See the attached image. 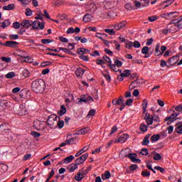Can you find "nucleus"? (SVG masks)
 I'll use <instances>...</instances> for the list:
<instances>
[{"label": "nucleus", "instance_id": "14", "mask_svg": "<svg viewBox=\"0 0 182 182\" xmlns=\"http://www.w3.org/2000/svg\"><path fill=\"white\" fill-rule=\"evenodd\" d=\"M127 139H129V134H123L115 141V143H124L127 141Z\"/></svg>", "mask_w": 182, "mask_h": 182}, {"label": "nucleus", "instance_id": "16", "mask_svg": "<svg viewBox=\"0 0 182 182\" xmlns=\"http://www.w3.org/2000/svg\"><path fill=\"white\" fill-rule=\"evenodd\" d=\"M178 56H173L168 60V63H169L170 66H173L177 63V61L178 60Z\"/></svg>", "mask_w": 182, "mask_h": 182}, {"label": "nucleus", "instance_id": "37", "mask_svg": "<svg viewBox=\"0 0 182 182\" xmlns=\"http://www.w3.org/2000/svg\"><path fill=\"white\" fill-rule=\"evenodd\" d=\"M58 49L59 50H63V52H64L65 53H67L68 55H72V51H70L69 49L66 48L60 47L58 48Z\"/></svg>", "mask_w": 182, "mask_h": 182}, {"label": "nucleus", "instance_id": "18", "mask_svg": "<svg viewBox=\"0 0 182 182\" xmlns=\"http://www.w3.org/2000/svg\"><path fill=\"white\" fill-rule=\"evenodd\" d=\"M151 136V134H148L145 136V137L144 138L143 141H142V146H147L149 144V143H150V140H149L150 139V136Z\"/></svg>", "mask_w": 182, "mask_h": 182}, {"label": "nucleus", "instance_id": "17", "mask_svg": "<svg viewBox=\"0 0 182 182\" xmlns=\"http://www.w3.org/2000/svg\"><path fill=\"white\" fill-rule=\"evenodd\" d=\"M85 69L82 68H78L75 71L77 77H82V76H83V75L85 74Z\"/></svg>", "mask_w": 182, "mask_h": 182}, {"label": "nucleus", "instance_id": "13", "mask_svg": "<svg viewBox=\"0 0 182 182\" xmlns=\"http://www.w3.org/2000/svg\"><path fill=\"white\" fill-rule=\"evenodd\" d=\"M145 120L146 122V124H148V126H150L151 124H153V115L149 114V113H146L145 114Z\"/></svg>", "mask_w": 182, "mask_h": 182}, {"label": "nucleus", "instance_id": "62", "mask_svg": "<svg viewBox=\"0 0 182 182\" xmlns=\"http://www.w3.org/2000/svg\"><path fill=\"white\" fill-rule=\"evenodd\" d=\"M125 106H132L133 105V100L129 99L127 100V102L124 103Z\"/></svg>", "mask_w": 182, "mask_h": 182}, {"label": "nucleus", "instance_id": "56", "mask_svg": "<svg viewBox=\"0 0 182 182\" xmlns=\"http://www.w3.org/2000/svg\"><path fill=\"white\" fill-rule=\"evenodd\" d=\"M13 28H14V29H19V28H21V23L18 21L13 23Z\"/></svg>", "mask_w": 182, "mask_h": 182}, {"label": "nucleus", "instance_id": "5", "mask_svg": "<svg viewBox=\"0 0 182 182\" xmlns=\"http://www.w3.org/2000/svg\"><path fill=\"white\" fill-rule=\"evenodd\" d=\"M104 5L107 9H112V8L117 6V0H105Z\"/></svg>", "mask_w": 182, "mask_h": 182}, {"label": "nucleus", "instance_id": "11", "mask_svg": "<svg viewBox=\"0 0 182 182\" xmlns=\"http://www.w3.org/2000/svg\"><path fill=\"white\" fill-rule=\"evenodd\" d=\"M27 113L28 111L26 110L25 106H23V105H20L18 109V116H25Z\"/></svg>", "mask_w": 182, "mask_h": 182}, {"label": "nucleus", "instance_id": "63", "mask_svg": "<svg viewBox=\"0 0 182 182\" xmlns=\"http://www.w3.org/2000/svg\"><path fill=\"white\" fill-rule=\"evenodd\" d=\"M176 112H182V103L174 107Z\"/></svg>", "mask_w": 182, "mask_h": 182}, {"label": "nucleus", "instance_id": "29", "mask_svg": "<svg viewBox=\"0 0 182 182\" xmlns=\"http://www.w3.org/2000/svg\"><path fill=\"white\" fill-rule=\"evenodd\" d=\"M63 4V1L62 0H54L52 2L53 6H60V5Z\"/></svg>", "mask_w": 182, "mask_h": 182}, {"label": "nucleus", "instance_id": "48", "mask_svg": "<svg viewBox=\"0 0 182 182\" xmlns=\"http://www.w3.org/2000/svg\"><path fill=\"white\" fill-rule=\"evenodd\" d=\"M141 154L142 156H148L149 155V150L146 148H143L141 150Z\"/></svg>", "mask_w": 182, "mask_h": 182}, {"label": "nucleus", "instance_id": "53", "mask_svg": "<svg viewBox=\"0 0 182 182\" xmlns=\"http://www.w3.org/2000/svg\"><path fill=\"white\" fill-rule=\"evenodd\" d=\"M154 160H156V161L161 160V155H160V154L159 153L154 154Z\"/></svg>", "mask_w": 182, "mask_h": 182}, {"label": "nucleus", "instance_id": "23", "mask_svg": "<svg viewBox=\"0 0 182 182\" xmlns=\"http://www.w3.org/2000/svg\"><path fill=\"white\" fill-rule=\"evenodd\" d=\"M77 166L78 165L76 163L70 164L68 166L70 173H73V171H75V170L77 168Z\"/></svg>", "mask_w": 182, "mask_h": 182}, {"label": "nucleus", "instance_id": "22", "mask_svg": "<svg viewBox=\"0 0 182 182\" xmlns=\"http://www.w3.org/2000/svg\"><path fill=\"white\" fill-rule=\"evenodd\" d=\"M66 113V107H65V105H61L60 109L58 111V116H63Z\"/></svg>", "mask_w": 182, "mask_h": 182}, {"label": "nucleus", "instance_id": "44", "mask_svg": "<svg viewBox=\"0 0 182 182\" xmlns=\"http://www.w3.org/2000/svg\"><path fill=\"white\" fill-rule=\"evenodd\" d=\"M52 40L48 38L41 40V43H43V45H48V43H52Z\"/></svg>", "mask_w": 182, "mask_h": 182}, {"label": "nucleus", "instance_id": "39", "mask_svg": "<svg viewBox=\"0 0 182 182\" xmlns=\"http://www.w3.org/2000/svg\"><path fill=\"white\" fill-rule=\"evenodd\" d=\"M177 31H178V30L177 29V26H176V24H173L169 28V32H171V33H176V32H177Z\"/></svg>", "mask_w": 182, "mask_h": 182}, {"label": "nucleus", "instance_id": "52", "mask_svg": "<svg viewBox=\"0 0 182 182\" xmlns=\"http://www.w3.org/2000/svg\"><path fill=\"white\" fill-rule=\"evenodd\" d=\"M176 133L178 134H182V124L178 125L176 129H175Z\"/></svg>", "mask_w": 182, "mask_h": 182}, {"label": "nucleus", "instance_id": "15", "mask_svg": "<svg viewBox=\"0 0 182 182\" xmlns=\"http://www.w3.org/2000/svg\"><path fill=\"white\" fill-rule=\"evenodd\" d=\"M21 26H23V28H26V29H28V28H31V26H32V21L23 20L21 23Z\"/></svg>", "mask_w": 182, "mask_h": 182}, {"label": "nucleus", "instance_id": "45", "mask_svg": "<svg viewBox=\"0 0 182 182\" xmlns=\"http://www.w3.org/2000/svg\"><path fill=\"white\" fill-rule=\"evenodd\" d=\"M141 53L143 55H148L149 54V48L147 46H144L141 49Z\"/></svg>", "mask_w": 182, "mask_h": 182}, {"label": "nucleus", "instance_id": "40", "mask_svg": "<svg viewBox=\"0 0 182 182\" xmlns=\"http://www.w3.org/2000/svg\"><path fill=\"white\" fill-rule=\"evenodd\" d=\"M0 130L2 132H6V130H9V128H8V124H2L0 126Z\"/></svg>", "mask_w": 182, "mask_h": 182}, {"label": "nucleus", "instance_id": "32", "mask_svg": "<svg viewBox=\"0 0 182 182\" xmlns=\"http://www.w3.org/2000/svg\"><path fill=\"white\" fill-rule=\"evenodd\" d=\"M158 140H160V134H154L151 136V141L153 142L158 141Z\"/></svg>", "mask_w": 182, "mask_h": 182}, {"label": "nucleus", "instance_id": "33", "mask_svg": "<svg viewBox=\"0 0 182 182\" xmlns=\"http://www.w3.org/2000/svg\"><path fill=\"white\" fill-rule=\"evenodd\" d=\"M9 25H11V21H9V19L5 20L1 23V28H3V29H5V28L9 26Z\"/></svg>", "mask_w": 182, "mask_h": 182}, {"label": "nucleus", "instance_id": "41", "mask_svg": "<svg viewBox=\"0 0 182 182\" xmlns=\"http://www.w3.org/2000/svg\"><path fill=\"white\" fill-rule=\"evenodd\" d=\"M22 61L27 62V63H32V62H33V59L31 57H23Z\"/></svg>", "mask_w": 182, "mask_h": 182}, {"label": "nucleus", "instance_id": "51", "mask_svg": "<svg viewBox=\"0 0 182 182\" xmlns=\"http://www.w3.org/2000/svg\"><path fill=\"white\" fill-rule=\"evenodd\" d=\"M150 4V0H144V2L141 3L142 8H146V6H149Z\"/></svg>", "mask_w": 182, "mask_h": 182}, {"label": "nucleus", "instance_id": "7", "mask_svg": "<svg viewBox=\"0 0 182 182\" xmlns=\"http://www.w3.org/2000/svg\"><path fill=\"white\" fill-rule=\"evenodd\" d=\"M58 120V116L55 115V114H51L48 120H47V123L50 126V127H51V129H53V126H55V122Z\"/></svg>", "mask_w": 182, "mask_h": 182}, {"label": "nucleus", "instance_id": "1", "mask_svg": "<svg viewBox=\"0 0 182 182\" xmlns=\"http://www.w3.org/2000/svg\"><path fill=\"white\" fill-rule=\"evenodd\" d=\"M45 87V81L42 79L36 80L31 83V89L35 93H43Z\"/></svg>", "mask_w": 182, "mask_h": 182}, {"label": "nucleus", "instance_id": "42", "mask_svg": "<svg viewBox=\"0 0 182 182\" xmlns=\"http://www.w3.org/2000/svg\"><path fill=\"white\" fill-rule=\"evenodd\" d=\"M15 76H16V74H15L14 72L8 73L6 75V79H12V77H15Z\"/></svg>", "mask_w": 182, "mask_h": 182}, {"label": "nucleus", "instance_id": "38", "mask_svg": "<svg viewBox=\"0 0 182 182\" xmlns=\"http://www.w3.org/2000/svg\"><path fill=\"white\" fill-rule=\"evenodd\" d=\"M148 105H149V102L147 101V100H144L142 102V109L144 112H146Z\"/></svg>", "mask_w": 182, "mask_h": 182}, {"label": "nucleus", "instance_id": "43", "mask_svg": "<svg viewBox=\"0 0 182 182\" xmlns=\"http://www.w3.org/2000/svg\"><path fill=\"white\" fill-rule=\"evenodd\" d=\"M53 176H55V170L52 169L51 171L50 172L49 177L47 178V179L46 180V182H49V180H50V178H52Z\"/></svg>", "mask_w": 182, "mask_h": 182}, {"label": "nucleus", "instance_id": "55", "mask_svg": "<svg viewBox=\"0 0 182 182\" xmlns=\"http://www.w3.org/2000/svg\"><path fill=\"white\" fill-rule=\"evenodd\" d=\"M141 176L143 177H150V171H143L141 172Z\"/></svg>", "mask_w": 182, "mask_h": 182}, {"label": "nucleus", "instance_id": "54", "mask_svg": "<svg viewBox=\"0 0 182 182\" xmlns=\"http://www.w3.org/2000/svg\"><path fill=\"white\" fill-rule=\"evenodd\" d=\"M125 48H127V49H132V48H133V42L129 41L128 43H126Z\"/></svg>", "mask_w": 182, "mask_h": 182}, {"label": "nucleus", "instance_id": "59", "mask_svg": "<svg viewBox=\"0 0 182 182\" xmlns=\"http://www.w3.org/2000/svg\"><path fill=\"white\" fill-rule=\"evenodd\" d=\"M57 126H58V129H63L65 126V122L64 121H59L57 124Z\"/></svg>", "mask_w": 182, "mask_h": 182}, {"label": "nucleus", "instance_id": "58", "mask_svg": "<svg viewBox=\"0 0 182 182\" xmlns=\"http://www.w3.org/2000/svg\"><path fill=\"white\" fill-rule=\"evenodd\" d=\"M174 2V0H166L164 1V4H167V5L165 6V8H167L168 6H170L171 4Z\"/></svg>", "mask_w": 182, "mask_h": 182}, {"label": "nucleus", "instance_id": "36", "mask_svg": "<svg viewBox=\"0 0 182 182\" xmlns=\"http://www.w3.org/2000/svg\"><path fill=\"white\" fill-rule=\"evenodd\" d=\"M104 31L106 32V33H108V35H116V31H114L113 29L105 28Z\"/></svg>", "mask_w": 182, "mask_h": 182}, {"label": "nucleus", "instance_id": "10", "mask_svg": "<svg viewBox=\"0 0 182 182\" xmlns=\"http://www.w3.org/2000/svg\"><path fill=\"white\" fill-rule=\"evenodd\" d=\"M141 83H143V80L141 79H137L135 81L132 82L131 85H129V90H133L134 87H139Z\"/></svg>", "mask_w": 182, "mask_h": 182}, {"label": "nucleus", "instance_id": "24", "mask_svg": "<svg viewBox=\"0 0 182 182\" xmlns=\"http://www.w3.org/2000/svg\"><path fill=\"white\" fill-rule=\"evenodd\" d=\"M115 105H118V106L124 105V100H123V96H120L118 99H117Z\"/></svg>", "mask_w": 182, "mask_h": 182}, {"label": "nucleus", "instance_id": "21", "mask_svg": "<svg viewBox=\"0 0 182 182\" xmlns=\"http://www.w3.org/2000/svg\"><path fill=\"white\" fill-rule=\"evenodd\" d=\"M124 157H128V159H130V160L134 162V160L137 158V154H125Z\"/></svg>", "mask_w": 182, "mask_h": 182}, {"label": "nucleus", "instance_id": "31", "mask_svg": "<svg viewBox=\"0 0 182 182\" xmlns=\"http://www.w3.org/2000/svg\"><path fill=\"white\" fill-rule=\"evenodd\" d=\"M74 159H75V156H73V155H70L66 157L65 159H64V163L65 164H69V163H70Z\"/></svg>", "mask_w": 182, "mask_h": 182}, {"label": "nucleus", "instance_id": "60", "mask_svg": "<svg viewBox=\"0 0 182 182\" xmlns=\"http://www.w3.org/2000/svg\"><path fill=\"white\" fill-rule=\"evenodd\" d=\"M154 170H158L161 173H164L166 171V169L164 168H161V166H155Z\"/></svg>", "mask_w": 182, "mask_h": 182}, {"label": "nucleus", "instance_id": "4", "mask_svg": "<svg viewBox=\"0 0 182 182\" xmlns=\"http://www.w3.org/2000/svg\"><path fill=\"white\" fill-rule=\"evenodd\" d=\"M122 65L123 63L119 60H114V64H109L110 70H114V72H117V68H122Z\"/></svg>", "mask_w": 182, "mask_h": 182}, {"label": "nucleus", "instance_id": "46", "mask_svg": "<svg viewBox=\"0 0 182 182\" xmlns=\"http://www.w3.org/2000/svg\"><path fill=\"white\" fill-rule=\"evenodd\" d=\"M125 9H127L128 11H133L134 9V6L132 5V4H125Z\"/></svg>", "mask_w": 182, "mask_h": 182}, {"label": "nucleus", "instance_id": "61", "mask_svg": "<svg viewBox=\"0 0 182 182\" xmlns=\"http://www.w3.org/2000/svg\"><path fill=\"white\" fill-rule=\"evenodd\" d=\"M166 129L168 130V134H171V133H173V132L174 130V127L171 125V126L168 127Z\"/></svg>", "mask_w": 182, "mask_h": 182}, {"label": "nucleus", "instance_id": "19", "mask_svg": "<svg viewBox=\"0 0 182 182\" xmlns=\"http://www.w3.org/2000/svg\"><path fill=\"white\" fill-rule=\"evenodd\" d=\"M3 9L4 11H14V9H15V4H11L7 6H4Z\"/></svg>", "mask_w": 182, "mask_h": 182}, {"label": "nucleus", "instance_id": "27", "mask_svg": "<svg viewBox=\"0 0 182 182\" xmlns=\"http://www.w3.org/2000/svg\"><path fill=\"white\" fill-rule=\"evenodd\" d=\"M90 130V129L89 127L81 129L80 131H78L77 134H87Z\"/></svg>", "mask_w": 182, "mask_h": 182}, {"label": "nucleus", "instance_id": "30", "mask_svg": "<svg viewBox=\"0 0 182 182\" xmlns=\"http://www.w3.org/2000/svg\"><path fill=\"white\" fill-rule=\"evenodd\" d=\"M112 177V175L110 174V171H106L105 173V175H102V178L103 180H107Z\"/></svg>", "mask_w": 182, "mask_h": 182}, {"label": "nucleus", "instance_id": "50", "mask_svg": "<svg viewBox=\"0 0 182 182\" xmlns=\"http://www.w3.org/2000/svg\"><path fill=\"white\" fill-rule=\"evenodd\" d=\"M139 129L141 132H147V125L146 124H141Z\"/></svg>", "mask_w": 182, "mask_h": 182}, {"label": "nucleus", "instance_id": "2", "mask_svg": "<svg viewBox=\"0 0 182 182\" xmlns=\"http://www.w3.org/2000/svg\"><path fill=\"white\" fill-rule=\"evenodd\" d=\"M31 29H34L36 31L41 29V31H43V29H45V22L41 23V21L38 20L32 21Z\"/></svg>", "mask_w": 182, "mask_h": 182}, {"label": "nucleus", "instance_id": "35", "mask_svg": "<svg viewBox=\"0 0 182 182\" xmlns=\"http://www.w3.org/2000/svg\"><path fill=\"white\" fill-rule=\"evenodd\" d=\"M121 75L124 76V77H129V75H132V71L130 70H125Z\"/></svg>", "mask_w": 182, "mask_h": 182}, {"label": "nucleus", "instance_id": "34", "mask_svg": "<svg viewBox=\"0 0 182 182\" xmlns=\"http://www.w3.org/2000/svg\"><path fill=\"white\" fill-rule=\"evenodd\" d=\"M86 147L87 146H84L83 149H82L79 152H77L76 154H75V157H79V156H81V154H83V153H85V151H87V150H89V147H87L86 149Z\"/></svg>", "mask_w": 182, "mask_h": 182}, {"label": "nucleus", "instance_id": "20", "mask_svg": "<svg viewBox=\"0 0 182 182\" xmlns=\"http://www.w3.org/2000/svg\"><path fill=\"white\" fill-rule=\"evenodd\" d=\"M83 22H85V23L87 22H90V21H92V15L90 14H86L83 18H82Z\"/></svg>", "mask_w": 182, "mask_h": 182}, {"label": "nucleus", "instance_id": "49", "mask_svg": "<svg viewBox=\"0 0 182 182\" xmlns=\"http://www.w3.org/2000/svg\"><path fill=\"white\" fill-rule=\"evenodd\" d=\"M33 14V11H32L31 9L27 8L26 9V16H32Z\"/></svg>", "mask_w": 182, "mask_h": 182}, {"label": "nucleus", "instance_id": "28", "mask_svg": "<svg viewBox=\"0 0 182 182\" xmlns=\"http://www.w3.org/2000/svg\"><path fill=\"white\" fill-rule=\"evenodd\" d=\"M84 177L85 175L83 174V173L79 172L77 175H75V178L77 181H81V180H82Z\"/></svg>", "mask_w": 182, "mask_h": 182}, {"label": "nucleus", "instance_id": "8", "mask_svg": "<svg viewBox=\"0 0 182 182\" xmlns=\"http://www.w3.org/2000/svg\"><path fill=\"white\" fill-rule=\"evenodd\" d=\"M89 157V154L85 153L82 156H80L75 160V163L78 165L80 166V164H83L85 161H86V159Z\"/></svg>", "mask_w": 182, "mask_h": 182}, {"label": "nucleus", "instance_id": "9", "mask_svg": "<svg viewBox=\"0 0 182 182\" xmlns=\"http://www.w3.org/2000/svg\"><path fill=\"white\" fill-rule=\"evenodd\" d=\"M126 25H127V21H124L118 23H115L113 26L115 31H122V29H124V28H126Z\"/></svg>", "mask_w": 182, "mask_h": 182}, {"label": "nucleus", "instance_id": "26", "mask_svg": "<svg viewBox=\"0 0 182 182\" xmlns=\"http://www.w3.org/2000/svg\"><path fill=\"white\" fill-rule=\"evenodd\" d=\"M167 120H169V122H176L177 120V118L176 117V115L174 114H172L169 117H166L165 118V122H167Z\"/></svg>", "mask_w": 182, "mask_h": 182}, {"label": "nucleus", "instance_id": "57", "mask_svg": "<svg viewBox=\"0 0 182 182\" xmlns=\"http://www.w3.org/2000/svg\"><path fill=\"white\" fill-rule=\"evenodd\" d=\"M1 60H3V62H6V63H9L11 60V58L9 57H1Z\"/></svg>", "mask_w": 182, "mask_h": 182}, {"label": "nucleus", "instance_id": "12", "mask_svg": "<svg viewBox=\"0 0 182 182\" xmlns=\"http://www.w3.org/2000/svg\"><path fill=\"white\" fill-rule=\"evenodd\" d=\"M17 45H19L18 42L11 41L4 43L3 46H6L7 48H15Z\"/></svg>", "mask_w": 182, "mask_h": 182}, {"label": "nucleus", "instance_id": "64", "mask_svg": "<svg viewBox=\"0 0 182 182\" xmlns=\"http://www.w3.org/2000/svg\"><path fill=\"white\" fill-rule=\"evenodd\" d=\"M133 46L134 48H140V46H141V44H140V42L136 41L134 42V44H133Z\"/></svg>", "mask_w": 182, "mask_h": 182}, {"label": "nucleus", "instance_id": "3", "mask_svg": "<svg viewBox=\"0 0 182 182\" xmlns=\"http://www.w3.org/2000/svg\"><path fill=\"white\" fill-rule=\"evenodd\" d=\"M8 107H12V102L4 100H0V112H4Z\"/></svg>", "mask_w": 182, "mask_h": 182}, {"label": "nucleus", "instance_id": "25", "mask_svg": "<svg viewBox=\"0 0 182 182\" xmlns=\"http://www.w3.org/2000/svg\"><path fill=\"white\" fill-rule=\"evenodd\" d=\"M160 55H163V53L160 50V44H156L155 48V56H160Z\"/></svg>", "mask_w": 182, "mask_h": 182}, {"label": "nucleus", "instance_id": "6", "mask_svg": "<svg viewBox=\"0 0 182 182\" xmlns=\"http://www.w3.org/2000/svg\"><path fill=\"white\" fill-rule=\"evenodd\" d=\"M97 9V6H96V4L93 2L87 3V7H86V11L89 12L90 14H95Z\"/></svg>", "mask_w": 182, "mask_h": 182}, {"label": "nucleus", "instance_id": "47", "mask_svg": "<svg viewBox=\"0 0 182 182\" xmlns=\"http://www.w3.org/2000/svg\"><path fill=\"white\" fill-rule=\"evenodd\" d=\"M9 38L11 41H16V39H19V36L18 34H11Z\"/></svg>", "mask_w": 182, "mask_h": 182}]
</instances>
